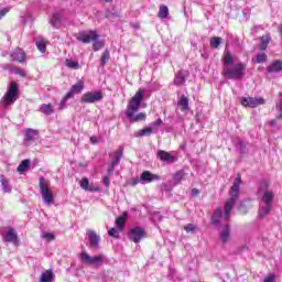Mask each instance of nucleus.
Returning <instances> with one entry per match:
<instances>
[{"label": "nucleus", "mask_w": 282, "mask_h": 282, "mask_svg": "<svg viewBox=\"0 0 282 282\" xmlns=\"http://www.w3.org/2000/svg\"><path fill=\"white\" fill-rule=\"evenodd\" d=\"M241 105L243 107H250L251 109H254L256 107H259V105H265V99H263V97H243L241 99Z\"/></svg>", "instance_id": "nucleus-11"}, {"label": "nucleus", "mask_w": 282, "mask_h": 282, "mask_svg": "<svg viewBox=\"0 0 282 282\" xmlns=\"http://www.w3.org/2000/svg\"><path fill=\"white\" fill-rule=\"evenodd\" d=\"M184 180V171H178L174 174L175 184H180Z\"/></svg>", "instance_id": "nucleus-41"}, {"label": "nucleus", "mask_w": 282, "mask_h": 282, "mask_svg": "<svg viewBox=\"0 0 282 282\" xmlns=\"http://www.w3.org/2000/svg\"><path fill=\"white\" fill-rule=\"evenodd\" d=\"M19 98V85L15 82H11L9 85L8 93L3 96L1 102L6 106L17 102Z\"/></svg>", "instance_id": "nucleus-8"}, {"label": "nucleus", "mask_w": 282, "mask_h": 282, "mask_svg": "<svg viewBox=\"0 0 282 282\" xmlns=\"http://www.w3.org/2000/svg\"><path fill=\"white\" fill-rule=\"evenodd\" d=\"M0 184L2 186L3 193H12V186H10V182L6 180L4 175H0Z\"/></svg>", "instance_id": "nucleus-27"}, {"label": "nucleus", "mask_w": 282, "mask_h": 282, "mask_svg": "<svg viewBox=\"0 0 282 282\" xmlns=\"http://www.w3.org/2000/svg\"><path fill=\"white\" fill-rule=\"evenodd\" d=\"M184 230H186V232H196L197 226L193 224H187L184 226Z\"/></svg>", "instance_id": "nucleus-44"}, {"label": "nucleus", "mask_w": 282, "mask_h": 282, "mask_svg": "<svg viewBox=\"0 0 282 282\" xmlns=\"http://www.w3.org/2000/svg\"><path fill=\"white\" fill-rule=\"evenodd\" d=\"M102 100V93H86L82 96L80 102L91 105L94 102H100Z\"/></svg>", "instance_id": "nucleus-10"}, {"label": "nucleus", "mask_w": 282, "mask_h": 282, "mask_svg": "<svg viewBox=\"0 0 282 282\" xmlns=\"http://www.w3.org/2000/svg\"><path fill=\"white\" fill-rule=\"evenodd\" d=\"M15 74L21 76L22 78H25V76H28V73H25V70H23L22 68H17Z\"/></svg>", "instance_id": "nucleus-45"}, {"label": "nucleus", "mask_w": 282, "mask_h": 282, "mask_svg": "<svg viewBox=\"0 0 282 282\" xmlns=\"http://www.w3.org/2000/svg\"><path fill=\"white\" fill-rule=\"evenodd\" d=\"M111 17H113V13H111L110 11L106 12V19H111Z\"/></svg>", "instance_id": "nucleus-57"}, {"label": "nucleus", "mask_w": 282, "mask_h": 282, "mask_svg": "<svg viewBox=\"0 0 282 282\" xmlns=\"http://www.w3.org/2000/svg\"><path fill=\"white\" fill-rule=\"evenodd\" d=\"M72 69H80V64L77 61L72 62Z\"/></svg>", "instance_id": "nucleus-49"}, {"label": "nucleus", "mask_w": 282, "mask_h": 282, "mask_svg": "<svg viewBox=\"0 0 282 282\" xmlns=\"http://www.w3.org/2000/svg\"><path fill=\"white\" fill-rule=\"evenodd\" d=\"M280 98H282V93H279Z\"/></svg>", "instance_id": "nucleus-62"}, {"label": "nucleus", "mask_w": 282, "mask_h": 282, "mask_svg": "<svg viewBox=\"0 0 282 282\" xmlns=\"http://www.w3.org/2000/svg\"><path fill=\"white\" fill-rule=\"evenodd\" d=\"M56 109L52 106V104H43L40 106V111L45 116H52Z\"/></svg>", "instance_id": "nucleus-25"}, {"label": "nucleus", "mask_w": 282, "mask_h": 282, "mask_svg": "<svg viewBox=\"0 0 282 282\" xmlns=\"http://www.w3.org/2000/svg\"><path fill=\"white\" fill-rule=\"evenodd\" d=\"M102 182H104L105 186L107 188H109V184H110L109 176H104Z\"/></svg>", "instance_id": "nucleus-50"}, {"label": "nucleus", "mask_w": 282, "mask_h": 282, "mask_svg": "<svg viewBox=\"0 0 282 282\" xmlns=\"http://www.w3.org/2000/svg\"><path fill=\"white\" fill-rule=\"evenodd\" d=\"M65 65L68 69H72V59H66Z\"/></svg>", "instance_id": "nucleus-55"}, {"label": "nucleus", "mask_w": 282, "mask_h": 282, "mask_svg": "<svg viewBox=\"0 0 282 282\" xmlns=\"http://www.w3.org/2000/svg\"><path fill=\"white\" fill-rule=\"evenodd\" d=\"M29 166H30V160H23L18 166V173H24V171H28Z\"/></svg>", "instance_id": "nucleus-37"}, {"label": "nucleus", "mask_w": 282, "mask_h": 282, "mask_svg": "<svg viewBox=\"0 0 282 282\" xmlns=\"http://www.w3.org/2000/svg\"><path fill=\"white\" fill-rule=\"evenodd\" d=\"M120 232H122V230H119L118 227L117 228H111L108 231L109 237H113L115 239H120Z\"/></svg>", "instance_id": "nucleus-39"}, {"label": "nucleus", "mask_w": 282, "mask_h": 282, "mask_svg": "<svg viewBox=\"0 0 282 282\" xmlns=\"http://www.w3.org/2000/svg\"><path fill=\"white\" fill-rule=\"evenodd\" d=\"M90 142H91V144H96L98 142V138L90 137Z\"/></svg>", "instance_id": "nucleus-56"}, {"label": "nucleus", "mask_w": 282, "mask_h": 282, "mask_svg": "<svg viewBox=\"0 0 282 282\" xmlns=\"http://www.w3.org/2000/svg\"><path fill=\"white\" fill-rule=\"evenodd\" d=\"M184 83H186V76L184 75L183 72H178L174 78V84L180 86V85H184Z\"/></svg>", "instance_id": "nucleus-33"}, {"label": "nucleus", "mask_w": 282, "mask_h": 282, "mask_svg": "<svg viewBox=\"0 0 282 282\" xmlns=\"http://www.w3.org/2000/svg\"><path fill=\"white\" fill-rule=\"evenodd\" d=\"M160 180V175L153 174L150 171L142 172L140 176L141 182H145L147 184H150V182H158Z\"/></svg>", "instance_id": "nucleus-16"}, {"label": "nucleus", "mask_w": 282, "mask_h": 282, "mask_svg": "<svg viewBox=\"0 0 282 282\" xmlns=\"http://www.w3.org/2000/svg\"><path fill=\"white\" fill-rule=\"evenodd\" d=\"M99 1H101V3H111V1L113 0H99Z\"/></svg>", "instance_id": "nucleus-59"}, {"label": "nucleus", "mask_w": 282, "mask_h": 282, "mask_svg": "<svg viewBox=\"0 0 282 282\" xmlns=\"http://www.w3.org/2000/svg\"><path fill=\"white\" fill-rule=\"evenodd\" d=\"M240 186H241V176H237L229 191L230 199H228L225 203L224 219L226 220L230 219V212L232 210V208H235V204H237V199L239 198Z\"/></svg>", "instance_id": "nucleus-3"}, {"label": "nucleus", "mask_w": 282, "mask_h": 282, "mask_svg": "<svg viewBox=\"0 0 282 282\" xmlns=\"http://www.w3.org/2000/svg\"><path fill=\"white\" fill-rule=\"evenodd\" d=\"M162 124V120L159 118L156 121L151 123V127H160Z\"/></svg>", "instance_id": "nucleus-51"}, {"label": "nucleus", "mask_w": 282, "mask_h": 282, "mask_svg": "<svg viewBox=\"0 0 282 282\" xmlns=\"http://www.w3.org/2000/svg\"><path fill=\"white\" fill-rule=\"evenodd\" d=\"M80 261L82 263H85V265H91V268H100L104 263H107V257L102 254L90 256L87 251H83Z\"/></svg>", "instance_id": "nucleus-5"}, {"label": "nucleus", "mask_w": 282, "mask_h": 282, "mask_svg": "<svg viewBox=\"0 0 282 282\" xmlns=\"http://www.w3.org/2000/svg\"><path fill=\"white\" fill-rule=\"evenodd\" d=\"M40 194L45 206H52L54 204V192L50 188V181L45 180V177L41 176L39 178Z\"/></svg>", "instance_id": "nucleus-4"}, {"label": "nucleus", "mask_w": 282, "mask_h": 282, "mask_svg": "<svg viewBox=\"0 0 282 282\" xmlns=\"http://www.w3.org/2000/svg\"><path fill=\"white\" fill-rule=\"evenodd\" d=\"M3 241H8L9 243H14V246H19V236L14 228L10 227L6 234H3Z\"/></svg>", "instance_id": "nucleus-13"}, {"label": "nucleus", "mask_w": 282, "mask_h": 282, "mask_svg": "<svg viewBox=\"0 0 282 282\" xmlns=\"http://www.w3.org/2000/svg\"><path fill=\"white\" fill-rule=\"evenodd\" d=\"M78 41H82V43H91L94 42L93 47L95 52H98V50H102L105 47V42L98 40V33L96 31H89L88 33H79Z\"/></svg>", "instance_id": "nucleus-6"}, {"label": "nucleus", "mask_w": 282, "mask_h": 282, "mask_svg": "<svg viewBox=\"0 0 282 282\" xmlns=\"http://www.w3.org/2000/svg\"><path fill=\"white\" fill-rule=\"evenodd\" d=\"M85 89V79L82 78L78 83L72 86V94H80Z\"/></svg>", "instance_id": "nucleus-28"}, {"label": "nucleus", "mask_w": 282, "mask_h": 282, "mask_svg": "<svg viewBox=\"0 0 282 282\" xmlns=\"http://www.w3.org/2000/svg\"><path fill=\"white\" fill-rule=\"evenodd\" d=\"M134 28L138 30V28H140V25L137 24V25H134Z\"/></svg>", "instance_id": "nucleus-61"}, {"label": "nucleus", "mask_w": 282, "mask_h": 282, "mask_svg": "<svg viewBox=\"0 0 282 282\" xmlns=\"http://www.w3.org/2000/svg\"><path fill=\"white\" fill-rule=\"evenodd\" d=\"M221 219H224V209L221 207L217 208L212 216V224L214 226H219Z\"/></svg>", "instance_id": "nucleus-20"}, {"label": "nucleus", "mask_w": 282, "mask_h": 282, "mask_svg": "<svg viewBox=\"0 0 282 282\" xmlns=\"http://www.w3.org/2000/svg\"><path fill=\"white\" fill-rule=\"evenodd\" d=\"M271 41H272V36H270V33L262 35L260 37V44H259L260 52H265V50H268V45H270Z\"/></svg>", "instance_id": "nucleus-19"}, {"label": "nucleus", "mask_w": 282, "mask_h": 282, "mask_svg": "<svg viewBox=\"0 0 282 282\" xmlns=\"http://www.w3.org/2000/svg\"><path fill=\"white\" fill-rule=\"evenodd\" d=\"M40 282H54V271H44L40 276Z\"/></svg>", "instance_id": "nucleus-24"}, {"label": "nucleus", "mask_w": 282, "mask_h": 282, "mask_svg": "<svg viewBox=\"0 0 282 282\" xmlns=\"http://www.w3.org/2000/svg\"><path fill=\"white\" fill-rule=\"evenodd\" d=\"M115 169H116V165H113V163H110L109 166H108V175H112Z\"/></svg>", "instance_id": "nucleus-48"}, {"label": "nucleus", "mask_w": 282, "mask_h": 282, "mask_svg": "<svg viewBox=\"0 0 282 282\" xmlns=\"http://www.w3.org/2000/svg\"><path fill=\"white\" fill-rule=\"evenodd\" d=\"M276 109L279 111L278 118L281 120V118H282V99H280V102L276 105Z\"/></svg>", "instance_id": "nucleus-46"}, {"label": "nucleus", "mask_w": 282, "mask_h": 282, "mask_svg": "<svg viewBox=\"0 0 282 282\" xmlns=\"http://www.w3.org/2000/svg\"><path fill=\"white\" fill-rule=\"evenodd\" d=\"M192 195H193V197H197V195H199V189L193 188L192 189Z\"/></svg>", "instance_id": "nucleus-53"}, {"label": "nucleus", "mask_w": 282, "mask_h": 282, "mask_svg": "<svg viewBox=\"0 0 282 282\" xmlns=\"http://www.w3.org/2000/svg\"><path fill=\"white\" fill-rule=\"evenodd\" d=\"M72 98V90H69L66 96L57 104V107L55 108L56 111H63V109H67V101Z\"/></svg>", "instance_id": "nucleus-23"}, {"label": "nucleus", "mask_w": 282, "mask_h": 282, "mask_svg": "<svg viewBox=\"0 0 282 282\" xmlns=\"http://www.w3.org/2000/svg\"><path fill=\"white\" fill-rule=\"evenodd\" d=\"M50 23L53 25V28H61V14L53 13V15L50 18Z\"/></svg>", "instance_id": "nucleus-31"}, {"label": "nucleus", "mask_w": 282, "mask_h": 282, "mask_svg": "<svg viewBox=\"0 0 282 282\" xmlns=\"http://www.w3.org/2000/svg\"><path fill=\"white\" fill-rule=\"evenodd\" d=\"M259 195H262L260 208L258 215L261 219L268 217V214L272 210V203L274 202V192L270 189V183L267 181L260 182L258 187Z\"/></svg>", "instance_id": "nucleus-1"}, {"label": "nucleus", "mask_w": 282, "mask_h": 282, "mask_svg": "<svg viewBox=\"0 0 282 282\" xmlns=\"http://www.w3.org/2000/svg\"><path fill=\"white\" fill-rule=\"evenodd\" d=\"M246 72V64H236L234 67H225L223 70V75L225 78H229L231 80H240L243 78V74Z\"/></svg>", "instance_id": "nucleus-7"}, {"label": "nucleus", "mask_w": 282, "mask_h": 282, "mask_svg": "<svg viewBox=\"0 0 282 282\" xmlns=\"http://www.w3.org/2000/svg\"><path fill=\"white\" fill-rule=\"evenodd\" d=\"M151 133H153V128H144L142 130H139L137 137L144 138V135H151Z\"/></svg>", "instance_id": "nucleus-38"}, {"label": "nucleus", "mask_w": 282, "mask_h": 282, "mask_svg": "<svg viewBox=\"0 0 282 282\" xmlns=\"http://www.w3.org/2000/svg\"><path fill=\"white\" fill-rule=\"evenodd\" d=\"M88 239L93 250L100 248V236L96 235V231H89Z\"/></svg>", "instance_id": "nucleus-15"}, {"label": "nucleus", "mask_w": 282, "mask_h": 282, "mask_svg": "<svg viewBox=\"0 0 282 282\" xmlns=\"http://www.w3.org/2000/svg\"><path fill=\"white\" fill-rule=\"evenodd\" d=\"M159 19H166L169 17V7L161 4L158 13Z\"/></svg>", "instance_id": "nucleus-32"}, {"label": "nucleus", "mask_w": 282, "mask_h": 282, "mask_svg": "<svg viewBox=\"0 0 282 282\" xmlns=\"http://www.w3.org/2000/svg\"><path fill=\"white\" fill-rule=\"evenodd\" d=\"M35 45L39 52H41L42 54H45V51L47 50V41H45V39H39L35 42Z\"/></svg>", "instance_id": "nucleus-30"}, {"label": "nucleus", "mask_w": 282, "mask_h": 282, "mask_svg": "<svg viewBox=\"0 0 282 282\" xmlns=\"http://www.w3.org/2000/svg\"><path fill=\"white\" fill-rule=\"evenodd\" d=\"M124 153V148H120L115 153H110L109 158H112L110 164L118 166L120 164V160H122V154Z\"/></svg>", "instance_id": "nucleus-17"}, {"label": "nucleus", "mask_w": 282, "mask_h": 282, "mask_svg": "<svg viewBox=\"0 0 282 282\" xmlns=\"http://www.w3.org/2000/svg\"><path fill=\"white\" fill-rule=\"evenodd\" d=\"M263 282H275L274 275L267 276Z\"/></svg>", "instance_id": "nucleus-52"}, {"label": "nucleus", "mask_w": 282, "mask_h": 282, "mask_svg": "<svg viewBox=\"0 0 282 282\" xmlns=\"http://www.w3.org/2000/svg\"><path fill=\"white\" fill-rule=\"evenodd\" d=\"M8 12H10V8H3L0 10V19H2L3 17H6V14H8Z\"/></svg>", "instance_id": "nucleus-47"}, {"label": "nucleus", "mask_w": 282, "mask_h": 282, "mask_svg": "<svg viewBox=\"0 0 282 282\" xmlns=\"http://www.w3.org/2000/svg\"><path fill=\"white\" fill-rule=\"evenodd\" d=\"M269 124H270V127H275L276 120H271V121L269 122Z\"/></svg>", "instance_id": "nucleus-58"}, {"label": "nucleus", "mask_w": 282, "mask_h": 282, "mask_svg": "<svg viewBox=\"0 0 282 282\" xmlns=\"http://www.w3.org/2000/svg\"><path fill=\"white\" fill-rule=\"evenodd\" d=\"M269 74H274L282 72V62L281 61H275L268 67Z\"/></svg>", "instance_id": "nucleus-26"}, {"label": "nucleus", "mask_w": 282, "mask_h": 282, "mask_svg": "<svg viewBox=\"0 0 282 282\" xmlns=\"http://www.w3.org/2000/svg\"><path fill=\"white\" fill-rule=\"evenodd\" d=\"M80 187L84 191H89L90 193H94V191H96L95 188H93L91 186H89V178H83L80 181Z\"/></svg>", "instance_id": "nucleus-35"}, {"label": "nucleus", "mask_w": 282, "mask_h": 282, "mask_svg": "<svg viewBox=\"0 0 282 282\" xmlns=\"http://www.w3.org/2000/svg\"><path fill=\"white\" fill-rule=\"evenodd\" d=\"M268 61V55L265 53H259L253 59L254 63H265Z\"/></svg>", "instance_id": "nucleus-40"}, {"label": "nucleus", "mask_w": 282, "mask_h": 282, "mask_svg": "<svg viewBox=\"0 0 282 282\" xmlns=\"http://www.w3.org/2000/svg\"><path fill=\"white\" fill-rule=\"evenodd\" d=\"M142 100H144V93L142 90H138L135 95L130 99L126 116L131 122H140L142 120H147V115L144 112H140L135 116V111L140 109Z\"/></svg>", "instance_id": "nucleus-2"}, {"label": "nucleus", "mask_w": 282, "mask_h": 282, "mask_svg": "<svg viewBox=\"0 0 282 282\" xmlns=\"http://www.w3.org/2000/svg\"><path fill=\"white\" fill-rule=\"evenodd\" d=\"M220 241L223 243H228V239H230V225L226 224L223 227V230L219 234Z\"/></svg>", "instance_id": "nucleus-21"}, {"label": "nucleus", "mask_w": 282, "mask_h": 282, "mask_svg": "<svg viewBox=\"0 0 282 282\" xmlns=\"http://www.w3.org/2000/svg\"><path fill=\"white\" fill-rule=\"evenodd\" d=\"M40 132L39 130L26 128L24 130V145L30 147L32 142H35V140H39Z\"/></svg>", "instance_id": "nucleus-12"}, {"label": "nucleus", "mask_w": 282, "mask_h": 282, "mask_svg": "<svg viewBox=\"0 0 282 282\" xmlns=\"http://www.w3.org/2000/svg\"><path fill=\"white\" fill-rule=\"evenodd\" d=\"M178 107L181 108V111H189L188 107V97L186 96H181V99L178 100Z\"/></svg>", "instance_id": "nucleus-29"}, {"label": "nucleus", "mask_w": 282, "mask_h": 282, "mask_svg": "<svg viewBox=\"0 0 282 282\" xmlns=\"http://www.w3.org/2000/svg\"><path fill=\"white\" fill-rule=\"evenodd\" d=\"M140 181L138 180V178H135L134 181H133V184H138Z\"/></svg>", "instance_id": "nucleus-60"}, {"label": "nucleus", "mask_w": 282, "mask_h": 282, "mask_svg": "<svg viewBox=\"0 0 282 282\" xmlns=\"http://www.w3.org/2000/svg\"><path fill=\"white\" fill-rule=\"evenodd\" d=\"M240 144V151L241 153H243V151H246V145L243 144V141H239Z\"/></svg>", "instance_id": "nucleus-54"}, {"label": "nucleus", "mask_w": 282, "mask_h": 282, "mask_svg": "<svg viewBox=\"0 0 282 282\" xmlns=\"http://www.w3.org/2000/svg\"><path fill=\"white\" fill-rule=\"evenodd\" d=\"M115 224L118 230H124V226H127V212H124L122 216H119Z\"/></svg>", "instance_id": "nucleus-22"}, {"label": "nucleus", "mask_w": 282, "mask_h": 282, "mask_svg": "<svg viewBox=\"0 0 282 282\" xmlns=\"http://www.w3.org/2000/svg\"><path fill=\"white\" fill-rule=\"evenodd\" d=\"M232 54L230 52L225 53V65H232Z\"/></svg>", "instance_id": "nucleus-42"}, {"label": "nucleus", "mask_w": 282, "mask_h": 282, "mask_svg": "<svg viewBox=\"0 0 282 282\" xmlns=\"http://www.w3.org/2000/svg\"><path fill=\"white\" fill-rule=\"evenodd\" d=\"M223 41H224V39L214 36L210 39L209 45H210V47L217 48L221 45Z\"/></svg>", "instance_id": "nucleus-34"}, {"label": "nucleus", "mask_w": 282, "mask_h": 282, "mask_svg": "<svg viewBox=\"0 0 282 282\" xmlns=\"http://www.w3.org/2000/svg\"><path fill=\"white\" fill-rule=\"evenodd\" d=\"M11 61H15L17 63H23V61H25V52L21 48H15L11 53Z\"/></svg>", "instance_id": "nucleus-18"}, {"label": "nucleus", "mask_w": 282, "mask_h": 282, "mask_svg": "<svg viewBox=\"0 0 282 282\" xmlns=\"http://www.w3.org/2000/svg\"><path fill=\"white\" fill-rule=\"evenodd\" d=\"M109 58H111V55L109 54V51L106 50L100 58L101 67H105L107 63H109Z\"/></svg>", "instance_id": "nucleus-36"}, {"label": "nucleus", "mask_w": 282, "mask_h": 282, "mask_svg": "<svg viewBox=\"0 0 282 282\" xmlns=\"http://www.w3.org/2000/svg\"><path fill=\"white\" fill-rule=\"evenodd\" d=\"M42 239H45V241H54L55 237L52 232H44L42 234Z\"/></svg>", "instance_id": "nucleus-43"}, {"label": "nucleus", "mask_w": 282, "mask_h": 282, "mask_svg": "<svg viewBox=\"0 0 282 282\" xmlns=\"http://www.w3.org/2000/svg\"><path fill=\"white\" fill-rule=\"evenodd\" d=\"M156 156L159 160H161V162H166V164H173V162H177V158L171 155V153L164 150H159Z\"/></svg>", "instance_id": "nucleus-14"}, {"label": "nucleus", "mask_w": 282, "mask_h": 282, "mask_svg": "<svg viewBox=\"0 0 282 282\" xmlns=\"http://www.w3.org/2000/svg\"><path fill=\"white\" fill-rule=\"evenodd\" d=\"M147 232L144 231V228L142 227H133L128 237L131 241H133L134 243H140V241H142V239H144Z\"/></svg>", "instance_id": "nucleus-9"}]
</instances>
